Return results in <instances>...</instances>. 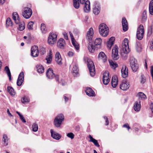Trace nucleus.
<instances>
[{
	"label": "nucleus",
	"instance_id": "obj_1",
	"mask_svg": "<svg viewBox=\"0 0 153 153\" xmlns=\"http://www.w3.org/2000/svg\"><path fill=\"white\" fill-rule=\"evenodd\" d=\"M130 51L128 46V40L127 39L125 38L123 42V45L120 50V54L123 59H127L128 54Z\"/></svg>",
	"mask_w": 153,
	"mask_h": 153
},
{
	"label": "nucleus",
	"instance_id": "obj_2",
	"mask_svg": "<svg viewBox=\"0 0 153 153\" xmlns=\"http://www.w3.org/2000/svg\"><path fill=\"white\" fill-rule=\"evenodd\" d=\"M46 75L47 77L50 79L54 78H55L56 81L58 83H60L62 85H64L66 84L65 82L63 79H60L59 80V77L58 75H55L53 72V70L51 68H49L47 71L46 73Z\"/></svg>",
	"mask_w": 153,
	"mask_h": 153
},
{
	"label": "nucleus",
	"instance_id": "obj_3",
	"mask_svg": "<svg viewBox=\"0 0 153 153\" xmlns=\"http://www.w3.org/2000/svg\"><path fill=\"white\" fill-rule=\"evenodd\" d=\"M99 32L100 35L103 37H106L108 34L109 28L104 23L100 25L99 27Z\"/></svg>",
	"mask_w": 153,
	"mask_h": 153
},
{
	"label": "nucleus",
	"instance_id": "obj_4",
	"mask_svg": "<svg viewBox=\"0 0 153 153\" xmlns=\"http://www.w3.org/2000/svg\"><path fill=\"white\" fill-rule=\"evenodd\" d=\"M87 66L89 71L90 75L92 76H94L95 74V70L94 65L93 62L90 59H88Z\"/></svg>",
	"mask_w": 153,
	"mask_h": 153
},
{
	"label": "nucleus",
	"instance_id": "obj_5",
	"mask_svg": "<svg viewBox=\"0 0 153 153\" xmlns=\"http://www.w3.org/2000/svg\"><path fill=\"white\" fill-rule=\"evenodd\" d=\"M144 31L143 25H140L137 29L136 36L139 40H141L143 37Z\"/></svg>",
	"mask_w": 153,
	"mask_h": 153
},
{
	"label": "nucleus",
	"instance_id": "obj_6",
	"mask_svg": "<svg viewBox=\"0 0 153 153\" xmlns=\"http://www.w3.org/2000/svg\"><path fill=\"white\" fill-rule=\"evenodd\" d=\"M64 120V116L62 114L58 115L55 118L54 120V124L55 126L58 127L60 126L62 122Z\"/></svg>",
	"mask_w": 153,
	"mask_h": 153
},
{
	"label": "nucleus",
	"instance_id": "obj_7",
	"mask_svg": "<svg viewBox=\"0 0 153 153\" xmlns=\"http://www.w3.org/2000/svg\"><path fill=\"white\" fill-rule=\"evenodd\" d=\"M130 65L132 70L134 72L137 71L138 69V65L136 60L133 58H131L130 60Z\"/></svg>",
	"mask_w": 153,
	"mask_h": 153
},
{
	"label": "nucleus",
	"instance_id": "obj_8",
	"mask_svg": "<svg viewBox=\"0 0 153 153\" xmlns=\"http://www.w3.org/2000/svg\"><path fill=\"white\" fill-rule=\"evenodd\" d=\"M32 14V10L29 7H25L22 12V16L25 19H28L31 16Z\"/></svg>",
	"mask_w": 153,
	"mask_h": 153
},
{
	"label": "nucleus",
	"instance_id": "obj_9",
	"mask_svg": "<svg viewBox=\"0 0 153 153\" xmlns=\"http://www.w3.org/2000/svg\"><path fill=\"white\" fill-rule=\"evenodd\" d=\"M57 36L54 33H51L48 38V42L50 45L54 44L56 42L57 39Z\"/></svg>",
	"mask_w": 153,
	"mask_h": 153
},
{
	"label": "nucleus",
	"instance_id": "obj_10",
	"mask_svg": "<svg viewBox=\"0 0 153 153\" xmlns=\"http://www.w3.org/2000/svg\"><path fill=\"white\" fill-rule=\"evenodd\" d=\"M110 79L109 76V73L108 71L105 72L103 74L102 81L104 84L107 85L110 82Z\"/></svg>",
	"mask_w": 153,
	"mask_h": 153
},
{
	"label": "nucleus",
	"instance_id": "obj_11",
	"mask_svg": "<svg viewBox=\"0 0 153 153\" xmlns=\"http://www.w3.org/2000/svg\"><path fill=\"white\" fill-rule=\"evenodd\" d=\"M112 57L114 60L117 59L119 58L118 54V48L117 46H115L112 49Z\"/></svg>",
	"mask_w": 153,
	"mask_h": 153
},
{
	"label": "nucleus",
	"instance_id": "obj_12",
	"mask_svg": "<svg viewBox=\"0 0 153 153\" xmlns=\"http://www.w3.org/2000/svg\"><path fill=\"white\" fill-rule=\"evenodd\" d=\"M129 87V85L128 82L126 80L123 81L120 86V88L123 91L127 90Z\"/></svg>",
	"mask_w": 153,
	"mask_h": 153
},
{
	"label": "nucleus",
	"instance_id": "obj_13",
	"mask_svg": "<svg viewBox=\"0 0 153 153\" xmlns=\"http://www.w3.org/2000/svg\"><path fill=\"white\" fill-rule=\"evenodd\" d=\"M24 74L23 71L21 72L19 74L17 82V85L19 86H21L24 81Z\"/></svg>",
	"mask_w": 153,
	"mask_h": 153
},
{
	"label": "nucleus",
	"instance_id": "obj_14",
	"mask_svg": "<svg viewBox=\"0 0 153 153\" xmlns=\"http://www.w3.org/2000/svg\"><path fill=\"white\" fill-rule=\"evenodd\" d=\"M31 55L33 57L38 56L39 53L38 48L37 46H33L31 49Z\"/></svg>",
	"mask_w": 153,
	"mask_h": 153
},
{
	"label": "nucleus",
	"instance_id": "obj_15",
	"mask_svg": "<svg viewBox=\"0 0 153 153\" xmlns=\"http://www.w3.org/2000/svg\"><path fill=\"white\" fill-rule=\"evenodd\" d=\"M50 131L51 136L53 138L57 140H59L61 138V136L57 132L53 131L52 129H51Z\"/></svg>",
	"mask_w": 153,
	"mask_h": 153
},
{
	"label": "nucleus",
	"instance_id": "obj_16",
	"mask_svg": "<svg viewBox=\"0 0 153 153\" xmlns=\"http://www.w3.org/2000/svg\"><path fill=\"white\" fill-rule=\"evenodd\" d=\"M98 58L99 60L103 62H105L107 60L106 56L103 52H101L99 53Z\"/></svg>",
	"mask_w": 153,
	"mask_h": 153
},
{
	"label": "nucleus",
	"instance_id": "obj_17",
	"mask_svg": "<svg viewBox=\"0 0 153 153\" xmlns=\"http://www.w3.org/2000/svg\"><path fill=\"white\" fill-rule=\"evenodd\" d=\"M122 76L124 78L128 76V71L127 68L125 66H123L122 67L121 70Z\"/></svg>",
	"mask_w": 153,
	"mask_h": 153
},
{
	"label": "nucleus",
	"instance_id": "obj_18",
	"mask_svg": "<svg viewBox=\"0 0 153 153\" xmlns=\"http://www.w3.org/2000/svg\"><path fill=\"white\" fill-rule=\"evenodd\" d=\"M100 5L99 4L96 3L94 6L93 8V13L96 15H97L100 13Z\"/></svg>",
	"mask_w": 153,
	"mask_h": 153
},
{
	"label": "nucleus",
	"instance_id": "obj_19",
	"mask_svg": "<svg viewBox=\"0 0 153 153\" xmlns=\"http://www.w3.org/2000/svg\"><path fill=\"white\" fill-rule=\"evenodd\" d=\"M94 34L93 30L92 27H91L88 31L86 36V39L88 40H91Z\"/></svg>",
	"mask_w": 153,
	"mask_h": 153
},
{
	"label": "nucleus",
	"instance_id": "obj_20",
	"mask_svg": "<svg viewBox=\"0 0 153 153\" xmlns=\"http://www.w3.org/2000/svg\"><path fill=\"white\" fill-rule=\"evenodd\" d=\"M65 45V40L62 38L59 39L57 43V47L61 49H64Z\"/></svg>",
	"mask_w": 153,
	"mask_h": 153
},
{
	"label": "nucleus",
	"instance_id": "obj_21",
	"mask_svg": "<svg viewBox=\"0 0 153 153\" xmlns=\"http://www.w3.org/2000/svg\"><path fill=\"white\" fill-rule=\"evenodd\" d=\"M55 60L58 65H61L62 64V59L59 52H56L55 54Z\"/></svg>",
	"mask_w": 153,
	"mask_h": 153
},
{
	"label": "nucleus",
	"instance_id": "obj_22",
	"mask_svg": "<svg viewBox=\"0 0 153 153\" xmlns=\"http://www.w3.org/2000/svg\"><path fill=\"white\" fill-rule=\"evenodd\" d=\"M86 94L90 97H93L95 95V93L94 91L90 88L87 87L85 90Z\"/></svg>",
	"mask_w": 153,
	"mask_h": 153
},
{
	"label": "nucleus",
	"instance_id": "obj_23",
	"mask_svg": "<svg viewBox=\"0 0 153 153\" xmlns=\"http://www.w3.org/2000/svg\"><path fill=\"white\" fill-rule=\"evenodd\" d=\"M53 57L52 52L50 51L48 54L45 60L47 61L46 63L48 64H50L52 61Z\"/></svg>",
	"mask_w": 153,
	"mask_h": 153
},
{
	"label": "nucleus",
	"instance_id": "obj_24",
	"mask_svg": "<svg viewBox=\"0 0 153 153\" xmlns=\"http://www.w3.org/2000/svg\"><path fill=\"white\" fill-rule=\"evenodd\" d=\"M122 22L123 30L124 31H126L128 30V27L127 21L125 18H122Z\"/></svg>",
	"mask_w": 153,
	"mask_h": 153
},
{
	"label": "nucleus",
	"instance_id": "obj_25",
	"mask_svg": "<svg viewBox=\"0 0 153 153\" xmlns=\"http://www.w3.org/2000/svg\"><path fill=\"white\" fill-rule=\"evenodd\" d=\"M71 38L72 43L76 50L78 51L79 49V45L78 43L76 41L73 37V36L71 34Z\"/></svg>",
	"mask_w": 153,
	"mask_h": 153
},
{
	"label": "nucleus",
	"instance_id": "obj_26",
	"mask_svg": "<svg viewBox=\"0 0 153 153\" xmlns=\"http://www.w3.org/2000/svg\"><path fill=\"white\" fill-rule=\"evenodd\" d=\"M141 108L140 102V101H136L134 105V110L136 111H140Z\"/></svg>",
	"mask_w": 153,
	"mask_h": 153
},
{
	"label": "nucleus",
	"instance_id": "obj_27",
	"mask_svg": "<svg viewBox=\"0 0 153 153\" xmlns=\"http://www.w3.org/2000/svg\"><path fill=\"white\" fill-rule=\"evenodd\" d=\"M115 40V38L114 37H112L109 39L108 41L107 42V46L109 49H111L112 45L114 44Z\"/></svg>",
	"mask_w": 153,
	"mask_h": 153
},
{
	"label": "nucleus",
	"instance_id": "obj_28",
	"mask_svg": "<svg viewBox=\"0 0 153 153\" xmlns=\"http://www.w3.org/2000/svg\"><path fill=\"white\" fill-rule=\"evenodd\" d=\"M12 18L16 24H18L20 21L19 15L16 12H14L13 13Z\"/></svg>",
	"mask_w": 153,
	"mask_h": 153
},
{
	"label": "nucleus",
	"instance_id": "obj_29",
	"mask_svg": "<svg viewBox=\"0 0 153 153\" xmlns=\"http://www.w3.org/2000/svg\"><path fill=\"white\" fill-rule=\"evenodd\" d=\"M118 83V80L116 76H114L112 77L111 85L112 87L115 88L117 85Z\"/></svg>",
	"mask_w": 153,
	"mask_h": 153
},
{
	"label": "nucleus",
	"instance_id": "obj_30",
	"mask_svg": "<svg viewBox=\"0 0 153 153\" xmlns=\"http://www.w3.org/2000/svg\"><path fill=\"white\" fill-rule=\"evenodd\" d=\"M18 29L20 31H23L25 28V24L23 21H19L18 23Z\"/></svg>",
	"mask_w": 153,
	"mask_h": 153
},
{
	"label": "nucleus",
	"instance_id": "obj_31",
	"mask_svg": "<svg viewBox=\"0 0 153 153\" xmlns=\"http://www.w3.org/2000/svg\"><path fill=\"white\" fill-rule=\"evenodd\" d=\"M79 69L77 65L75 64L73 66L72 72L74 76H76L78 74Z\"/></svg>",
	"mask_w": 153,
	"mask_h": 153
},
{
	"label": "nucleus",
	"instance_id": "obj_32",
	"mask_svg": "<svg viewBox=\"0 0 153 153\" xmlns=\"http://www.w3.org/2000/svg\"><path fill=\"white\" fill-rule=\"evenodd\" d=\"M88 137L90 139L89 142L93 143L94 145L97 147H100V146L97 140L93 138L90 135H89Z\"/></svg>",
	"mask_w": 153,
	"mask_h": 153
},
{
	"label": "nucleus",
	"instance_id": "obj_33",
	"mask_svg": "<svg viewBox=\"0 0 153 153\" xmlns=\"http://www.w3.org/2000/svg\"><path fill=\"white\" fill-rule=\"evenodd\" d=\"M102 40L101 39L97 38L95 39L94 44L95 46H98V48H100L102 44Z\"/></svg>",
	"mask_w": 153,
	"mask_h": 153
},
{
	"label": "nucleus",
	"instance_id": "obj_34",
	"mask_svg": "<svg viewBox=\"0 0 153 153\" xmlns=\"http://www.w3.org/2000/svg\"><path fill=\"white\" fill-rule=\"evenodd\" d=\"M37 71L39 73L42 74L44 72V67L41 65H38L36 66Z\"/></svg>",
	"mask_w": 153,
	"mask_h": 153
},
{
	"label": "nucleus",
	"instance_id": "obj_35",
	"mask_svg": "<svg viewBox=\"0 0 153 153\" xmlns=\"http://www.w3.org/2000/svg\"><path fill=\"white\" fill-rule=\"evenodd\" d=\"M147 11L146 10H144L142 15L141 21L143 23L145 22L147 19Z\"/></svg>",
	"mask_w": 153,
	"mask_h": 153
},
{
	"label": "nucleus",
	"instance_id": "obj_36",
	"mask_svg": "<svg viewBox=\"0 0 153 153\" xmlns=\"http://www.w3.org/2000/svg\"><path fill=\"white\" fill-rule=\"evenodd\" d=\"M8 92L10 95L14 96L15 94V92L13 88L11 86H8L7 88Z\"/></svg>",
	"mask_w": 153,
	"mask_h": 153
},
{
	"label": "nucleus",
	"instance_id": "obj_37",
	"mask_svg": "<svg viewBox=\"0 0 153 153\" xmlns=\"http://www.w3.org/2000/svg\"><path fill=\"white\" fill-rule=\"evenodd\" d=\"M137 96L138 97V98L142 100H144L146 99V95L142 92H139L137 95Z\"/></svg>",
	"mask_w": 153,
	"mask_h": 153
},
{
	"label": "nucleus",
	"instance_id": "obj_38",
	"mask_svg": "<svg viewBox=\"0 0 153 153\" xmlns=\"http://www.w3.org/2000/svg\"><path fill=\"white\" fill-rule=\"evenodd\" d=\"M88 48L89 51L91 53H93L94 51V47L90 42L88 44Z\"/></svg>",
	"mask_w": 153,
	"mask_h": 153
},
{
	"label": "nucleus",
	"instance_id": "obj_39",
	"mask_svg": "<svg viewBox=\"0 0 153 153\" xmlns=\"http://www.w3.org/2000/svg\"><path fill=\"white\" fill-rule=\"evenodd\" d=\"M73 4L74 7L76 9H78L79 7V0H73Z\"/></svg>",
	"mask_w": 153,
	"mask_h": 153
},
{
	"label": "nucleus",
	"instance_id": "obj_40",
	"mask_svg": "<svg viewBox=\"0 0 153 153\" xmlns=\"http://www.w3.org/2000/svg\"><path fill=\"white\" fill-rule=\"evenodd\" d=\"M5 71L6 72L7 75L9 78V79L10 81L11 80V74L8 67L7 66H6L4 68Z\"/></svg>",
	"mask_w": 153,
	"mask_h": 153
},
{
	"label": "nucleus",
	"instance_id": "obj_41",
	"mask_svg": "<svg viewBox=\"0 0 153 153\" xmlns=\"http://www.w3.org/2000/svg\"><path fill=\"white\" fill-rule=\"evenodd\" d=\"M3 141L4 142L5 146H7L8 144V138L7 135L4 134L3 137Z\"/></svg>",
	"mask_w": 153,
	"mask_h": 153
},
{
	"label": "nucleus",
	"instance_id": "obj_42",
	"mask_svg": "<svg viewBox=\"0 0 153 153\" xmlns=\"http://www.w3.org/2000/svg\"><path fill=\"white\" fill-rule=\"evenodd\" d=\"M109 63L111 68L114 69L118 67L117 64L112 61H109Z\"/></svg>",
	"mask_w": 153,
	"mask_h": 153
},
{
	"label": "nucleus",
	"instance_id": "obj_43",
	"mask_svg": "<svg viewBox=\"0 0 153 153\" xmlns=\"http://www.w3.org/2000/svg\"><path fill=\"white\" fill-rule=\"evenodd\" d=\"M6 23L7 26H11L13 25V22L12 20L9 18L7 19Z\"/></svg>",
	"mask_w": 153,
	"mask_h": 153
},
{
	"label": "nucleus",
	"instance_id": "obj_44",
	"mask_svg": "<svg viewBox=\"0 0 153 153\" xmlns=\"http://www.w3.org/2000/svg\"><path fill=\"white\" fill-rule=\"evenodd\" d=\"M16 113L19 116L20 119L24 123H25L26 122V121L22 115L19 112L17 111L16 112Z\"/></svg>",
	"mask_w": 153,
	"mask_h": 153
},
{
	"label": "nucleus",
	"instance_id": "obj_45",
	"mask_svg": "<svg viewBox=\"0 0 153 153\" xmlns=\"http://www.w3.org/2000/svg\"><path fill=\"white\" fill-rule=\"evenodd\" d=\"M41 30L43 33H45L46 32V28L45 26V25L42 23L41 25Z\"/></svg>",
	"mask_w": 153,
	"mask_h": 153
},
{
	"label": "nucleus",
	"instance_id": "obj_46",
	"mask_svg": "<svg viewBox=\"0 0 153 153\" xmlns=\"http://www.w3.org/2000/svg\"><path fill=\"white\" fill-rule=\"evenodd\" d=\"M34 22L32 21L30 22L28 24L27 28L29 30H32L33 29V26Z\"/></svg>",
	"mask_w": 153,
	"mask_h": 153
},
{
	"label": "nucleus",
	"instance_id": "obj_47",
	"mask_svg": "<svg viewBox=\"0 0 153 153\" xmlns=\"http://www.w3.org/2000/svg\"><path fill=\"white\" fill-rule=\"evenodd\" d=\"M33 131L36 132L38 130V126L36 123H34L32 125Z\"/></svg>",
	"mask_w": 153,
	"mask_h": 153
},
{
	"label": "nucleus",
	"instance_id": "obj_48",
	"mask_svg": "<svg viewBox=\"0 0 153 153\" xmlns=\"http://www.w3.org/2000/svg\"><path fill=\"white\" fill-rule=\"evenodd\" d=\"M136 48L137 49V51L140 52L141 51L142 49L141 46L140 44L139 43H137L136 45Z\"/></svg>",
	"mask_w": 153,
	"mask_h": 153
},
{
	"label": "nucleus",
	"instance_id": "obj_49",
	"mask_svg": "<svg viewBox=\"0 0 153 153\" xmlns=\"http://www.w3.org/2000/svg\"><path fill=\"white\" fill-rule=\"evenodd\" d=\"M153 33V25H151L149 28L148 30V35H151Z\"/></svg>",
	"mask_w": 153,
	"mask_h": 153
},
{
	"label": "nucleus",
	"instance_id": "obj_50",
	"mask_svg": "<svg viewBox=\"0 0 153 153\" xmlns=\"http://www.w3.org/2000/svg\"><path fill=\"white\" fill-rule=\"evenodd\" d=\"M29 99L28 97L26 96L24 97L22 99H21V101L23 103L29 102Z\"/></svg>",
	"mask_w": 153,
	"mask_h": 153
},
{
	"label": "nucleus",
	"instance_id": "obj_51",
	"mask_svg": "<svg viewBox=\"0 0 153 153\" xmlns=\"http://www.w3.org/2000/svg\"><path fill=\"white\" fill-rule=\"evenodd\" d=\"M39 52L41 54H44L45 52V49L43 47H40L39 48Z\"/></svg>",
	"mask_w": 153,
	"mask_h": 153
},
{
	"label": "nucleus",
	"instance_id": "obj_52",
	"mask_svg": "<svg viewBox=\"0 0 153 153\" xmlns=\"http://www.w3.org/2000/svg\"><path fill=\"white\" fill-rule=\"evenodd\" d=\"M67 136L71 139H73L74 137V135L73 133L70 132L68 133L67 134Z\"/></svg>",
	"mask_w": 153,
	"mask_h": 153
},
{
	"label": "nucleus",
	"instance_id": "obj_53",
	"mask_svg": "<svg viewBox=\"0 0 153 153\" xmlns=\"http://www.w3.org/2000/svg\"><path fill=\"white\" fill-rule=\"evenodd\" d=\"M84 7H88V10H90V2L89 1L87 0L85 1Z\"/></svg>",
	"mask_w": 153,
	"mask_h": 153
},
{
	"label": "nucleus",
	"instance_id": "obj_54",
	"mask_svg": "<svg viewBox=\"0 0 153 153\" xmlns=\"http://www.w3.org/2000/svg\"><path fill=\"white\" fill-rule=\"evenodd\" d=\"M141 81H140L141 83L143 84L146 81L145 77L143 76V75H141Z\"/></svg>",
	"mask_w": 153,
	"mask_h": 153
},
{
	"label": "nucleus",
	"instance_id": "obj_55",
	"mask_svg": "<svg viewBox=\"0 0 153 153\" xmlns=\"http://www.w3.org/2000/svg\"><path fill=\"white\" fill-rule=\"evenodd\" d=\"M69 96V95L68 94H65L64 95V98L66 102L69 99L68 97Z\"/></svg>",
	"mask_w": 153,
	"mask_h": 153
},
{
	"label": "nucleus",
	"instance_id": "obj_56",
	"mask_svg": "<svg viewBox=\"0 0 153 153\" xmlns=\"http://www.w3.org/2000/svg\"><path fill=\"white\" fill-rule=\"evenodd\" d=\"M123 127H125L126 128L128 129V130H129L130 129V127L128 124V123H126L124 124L123 126Z\"/></svg>",
	"mask_w": 153,
	"mask_h": 153
},
{
	"label": "nucleus",
	"instance_id": "obj_57",
	"mask_svg": "<svg viewBox=\"0 0 153 153\" xmlns=\"http://www.w3.org/2000/svg\"><path fill=\"white\" fill-rule=\"evenodd\" d=\"M68 55L70 57L73 56L74 55V53L72 51H69L68 53Z\"/></svg>",
	"mask_w": 153,
	"mask_h": 153
},
{
	"label": "nucleus",
	"instance_id": "obj_58",
	"mask_svg": "<svg viewBox=\"0 0 153 153\" xmlns=\"http://www.w3.org/2000/svg\"><path fill=\"white\" fill-rule=\"evenodd\" d=\"M149 47L151 50H153V39L150 43Z\"/></svg>",
	"mask_w": 153,
	"mask_h": 153
},
{
	"label": "nucleus",
	"instance_id": "obj_59",
	"mask_svg": "<svg viewBox=\"0 0 153 153\" xmlns=\"http://www.w3.org/2000/svg\"><path fill=\"white\" fill-rule=\"evenodd\" d=\"M153 8V0H152L149 4V8Z\"/></svg>",
	"mask_w": 153,
	"mask_h": 153
},
{
	"label": "nucleus",
	"instance_id": "obj_60",
	"mask_svg": "<svg viewBox=\"0 0 153 153\" xmlns=\"http://www.w3.org/2000/svg\"><path fill=\"white\" fill-rule=\"evenodd\" d=\"M103 118L105 120V123H106L105 125L107 126L109 124V122H108V118H107V117H105V116Z\"/></svg>",
	"mask_w": 153,
	"mask_h": 153
},
{
	"label": "nucleus",
	"instance_id": "obj_61",
	"mask_svg": "<svg viewBox=\"0 0 153 153\" xmlns=\"http://www.w3.org/2000/svg\"><path fill=\"white\" fill-rule=\"evenodd\" d=\"M87 7H84V11L86 13H88L89 12L90 10H88V9Z\"/></svg>",
	"mask_w": 153,
	"mask_h": 153
},
{
	"label": "nucleus",
	"instance_id": "obj_62",
	"mask_svg": "<svg viewBox=\"0 0 153 153\" xmlns=\"http://www.w3.org/2000/svg\"><path fill=\"white\" fill-rule=\"evenodd\" d=\"M149 12L150 14L153 15V8H149Z\"/></svg>",
	"mask_w": 153,
	"mask_h": 153
},
{
	"label": "nucleus",
	"instance_id": "obj_63",
	"mask_svg": "<svg viewBox=\"0 0 153 153\" xmlns=\"http://www.w3.org/2000/svg\"><path fill=\"white\" fill-rule=\"evenodd\" d=\"M63 35H64V38L66 39H68V37L67 35V34L65 33H63Z\"/></svg>",
	"mask_w": 153,
	"mask_h": 153
},
{
	"label": "nucleus",
	"instance_id": "obj_64",
	"mask_svg": "<svg viewBox=\"0 0 153 153\" xmlns=\"http://www.w3.org/2000/svg\"><path fill=\"white\" fill-rule=\"evenodd\" d=\"M85 0H79L80 3L82 4H83L84 3Z\"/></svg>",
	"mask_w": 153,
	"mask_h": 153
}]
</instances>
